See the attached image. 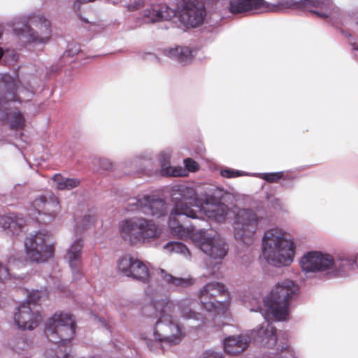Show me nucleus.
I'll return each instance as SVG.
<instances>
[{
	"label": "nucleus",
	"mask_w": 358,
	"mask_h": 358,
	"mask_svg": "<svg viewBox=\"0 0 358 358\" xmlns=\"http://www.w3.org/2000/svg\"><path fill=\"white\" fill-rule=\"evenodd\" d=\"M262 358H296L294 351L287 344H280L274 350L265 352Z\"/></svg>",
	"instance_id": "obj_28"
},
{
	"label": "nucleus",
	"mask_w": 358,
	"mask_h": 358,
	"mask_svg": "<svg viewBox=\"0 0 358 358\" xmlns=\"http://www.w3.org/2000/svg\"><path fill=\"white\" fill-rule=\"evenodd\" d=\"M143 313H144L145 314H146V310H145V308H144V309H143Z\"/></svg>",
	"instance_id": "obj_43"
},
{
	"label": "nucleus",
	"mask_w": 358,
	"mask_h": 358,
	"mask_svg": "<svg viewBox=\"0 0 358 358\" xmlns=\"http://www.w3.org/2000/svg\"><path fill=\"white\" fill-rule=\"evenodd\" d=\"M10 345L15 352L19 354L27 352L30 348V345L22 337L13 339Z\"/></svg>",
	"instance_id": "obj_32"
},
{
	"label": "nucleus",
	"mask_w": 358,
	"mask_h": 358,
	"mask_svg": "<svg viewBox=\"0 0 358 358\" xmlns=\"http://www.w3.org/2000/svg\"><path fill=\"white\" fill-rule=\"evenodd\" d=\"M250 338L263 349L262 357L265 352L274 350L278 341L277 329L272 323L265 321L250 331Z\"/></svg>",
	"instance_id": "obj_16"
},
{
	"label": "nucleus",
	"mask_w": 358,
	"mask_h": 358,
	"mask_svg": "<svg viewBox=\"0 0 358 358\" xmlns=\"http://www.w3.org/2000/svg\"><path fill=\"white\" fill-rule=\"evenodd\" d=\"M172 200L176 201L169 218V227L171 234L180 239H185L189 235V228L185 227L181 222L184 218H199L197 211L187 205V201H192L198 209L203 200V196L199 199L193 187L185 185L174 186L172 189Z\"/></svg>",
	"instance_id": "obj_4"
},
{
	"label": "nucleus",
	"mask_w": 358,
	"mask_h": 358,
	"mask_svg": "<svg viewBox=\"0 0 358 358\" xmlns=\"http://www.w3.org/2000/svg\"><path fill=\"white\" fill-rule=\"evenodd\" d=\"M18 76H12L8 73H0V84L5 89V93L0 94V122L7 121L12 129L21 130L25 126L23 114L11 105L15 102L21 103L23 98L21 94L29 99L32 96V87L30 89L19 85Z\"/></svg>",
	"instance_id": "obj_5"
},
{
	"label": "nucleus",
	"mask_w": 358,
	"mask_h": 358,
	"mask_svg": "<svg viewBox=\"0 0 358 358\" xmlns=\"http://www.w3.org/2000/svg\"><path fill=\"white\" fill-rule=\"evenodd\" d=\"M24 250L31 262L38 263L47 261L54 253L50 235L45 230L29 234L24 240Z\"/></svg>",
	"instance_id": "obj_13"
},
{
	"label": "nucleus",
	"mask_w": 358,
	"mask_h": 358,
	"mask_svg": "<svg viewBox=\"0 0 358 358\" xmlns=\"http://www.w3.org/2000/svg\"><path fill=\"white\" fill-rule=\"evenodd\" d=\"M79 52V48L77 45H74V47L71 50H67L65 54H67L69 56H73Z\"/></svg>",
	"instance_id": "obj_39"
},
{
	"label": "nucleus",
	"mask_w": 358,
	"mask_h": 358,
	"mask_svg": "<svg viewBox=\"0 0 358 358\" xmlns=\"http://www.w3.org/2000/svg\"><path fill=\"white\" fill-rule=\"evenodd\" d=\"M262 254L267 262L275 267L286 266L294 256V243L282 229L273 227L266 230L262 237Z\"/></svg>",
	"instance_id": "obj_6"
},
{
	"label": "nucleus",
	"mask_w": 358,
	"mask_h": 358,
	"mask_svg": "<svg viewBox=\"0 0 358 358\" xmlns=\"http://www.w3.org/2000/svg\"><path fill=\"white\" fill-rule=\"evenodd\" d=\"M52 180L55 183L56 187L59 190H70L78 187L80 184L78 179L65 178L59 173L52 177Z\"/></svg>",
	"instance_id": "obj_29"
},
{
	"label": "nucleus",
	"mask_w": 358,
	"mask_h": 358,
	"mask_svg": "<svg viewBox=\"0 0 358 358\" xmlns=\"http://www.w3.org/2000/svg\"><path fill=\"white\" fill-rule=\"evenodd\" d=\"M146 0H129L127 4V8L129 11L138 10L143 8Z\"/></svg>",
	"instance_id": "obj_35"
},
{
	"label": "nucleus",
	"mask_w": 358,
	"mask_h": 358,
	"mask_svg": "<svg viewBox=\"0 0 358 358\" xmlns=\"http://www.w3.org/2000/svg\"><path fill=\"white\" fill-rule=\"evenodd\" d=\"M7 54L11 57V62H17V55L14 51L8 52Z\"/></svg>",
	"instance_id": "obj_41"
},
{
	"label": "nucleus",
	"mask_w": 358,
	"mask_h": 358,
	"mask_svg": "<svg viewBox=\"0 0 358 358\" xmlns=\"http://www.w3.org/2000/svg\"><path fill=\"white\" fill-rule=\"evenodd\" d=\"M260 219L251 209L239 210L234 216L232 224L234 236L238 241L250 245L259 228Z\"/></svg>",
	"instance_id": "obj_12"
},
{
	"label": "nucleus",
	"mask_w": 358,
	"mask_h": 358,
	"mask_svg": "<svg viewBox=\"0 0 358 358\" xmlns=\"http://www.w3.org/2000/svg\"><path fill=\"white\" fill-rule=\"evenodd\" d=\"M250 338L248 335L230 336L224 340V349L227 354L236 355L245 350Z\"/></svg>",
	"instance_id": "obj_26"
},
{
	"label": "nucleus",
	"mask_w": 358,
	"mask_h": 358,
	"mask_svg": "<svg viewBox=\"0 0 358 358\" xmlns=\"http://www.w3.org/2000/svg\"><path fill=\"white\" fill-rule=\"evenodd\" d=\"M296 178V176H292L289 173V172H284L283 171V177H282L280 179H282L283 181L290 180L292 181Z\"/></svg>",
	"instance_id": "obj_38"
},
{
	"label": "nucleus",
	"mask_w": 358,
	"mask_h": 358,
	"mask_svg": "<svg viewBox=\"0 0 358 358\" xmlns=\"http://www.w3.org/2000/svg\"><path fill=\"white\" fill-rule=\"evenodd\" d=\"M122 238L131 245L151 243L158 239L161 229L153 220L134 217L122 220L119 224Z\"/></svg>",
	"instance_id": "obj_7"
},
{
	"label": "nucleus",
	"mask_w": 358,
	"mask_h": 358,
	"mask_svg": "<svg viewBox=\"0 0 358 358\" xmlns=\"http://www.w3.org/2000/svg\"><path fill=\"white\" fill-rule=\"evenodd\" d=\"M172 151L166 149L159 152L158 159L160 164V174L163 176L182 177L187 176V171L181 166H171L170 159Z\"/></svg>",
	"instance_id": "obj_22"
},
{
	"label": "nucleus",
	"mask_w": 358,
	"mask_h": 358,
	"mask_svg": "<svg viewBox=\"0 0 358 358\" xmlns=\"http://www.w3.org/2000/svg\"><path fill=\"white\" fill-rule=\"evenodd\" d=\"M12 25L22 41L34 45L45 44L50 38V22L41 15L15 18Z\"/></svg>",
	"instance_id": "obj_8"
},
{
	"label": "nucleus",
	"mask_w": 358,
	"mask_h": 358,
	"mask_svg": "<svg viewBox=\"0 0 358 358\" xmlns=\"http://www.w3.org/2000/svg\"><path fill=\"white\" fill-rule=\"evenodd\" d=\"M8 264L9 267L6 266L1 263H0V282H6V280L9 279L12 276L15 278L14 274H13L10 271H13V267L17 266L15 259L14 258H10L8 260Z\"/></svg>",
	"instance_id": "obj_31"
},
{
	"label": "nucleus",
	"mask_w": 358,
	"mask_h": 358,
	"mask_svg": "<svg viewBox=\"0 0 358 358\" xmlns=\"http://www.w3.org/2000/svg\"><path fill=\"white\" fill-rule=\"evenodd\" d=\"M356 268H357V257L355 258L349 255H340L336 259H334L331 269H333L336 275L343 276Z\"/></svg>",
	"instance_id": "obj_27"
},
{
	"label": "nucleus",
	"mask_w": 358,
	"mask_h": 358,
	"mask_svg": "<svg viewBox=\"0 0 358 358\" xmlns=\"http://www.w3.org/2000/svg\"><path fill=\"white\" fill-rule=\"evenodd\" d=\"M45 295L43 291L34 290L28 294L26 301L16 308L13 321L18 329L31 331L39 324L42 320L39 303Z\"/></svg>",
	"instance_id": "obj_9"
},
{
	"label": "nucleus",
	"mask_w": 358,
	"mask_h": 358,
	"mask_svg": "<svg viewBox=\"0 0 358 358\" xmlns=\"http://www.w3.org/2000/svg\"><path fill=\"white\" fill-rule=\"evenodd\" d=\"M94 320L96 321L97 322L100 323L102 327H106L107 329H108V325L104 320L100 318L99 317H98L96 315H94Z\"/></svg>",
	"instance_id": "obj_40"
},
{
	"label": "nucleus",
	"mask_w": 358,
	"mask_h": 358,
	"mask_svg": "<svg viewBox=\"0 0 358 358\" xmlns=\"http://www.w3.org/2000/svg\"><path fill=\"white\" fill-rule=\"evenodd\" d=\"M198 50L189 46L176 45L164 50V54L169 58L185 65L190 63L196 55Z\"/></svg>",
	"instance_id": "obj_23"
},
{
	"label": "nucleus",
	"mask_w": 358,
	"mask_h": 358,
	"mask_svg": "<svg viewBox=\"0 0 358 358\" xmlns=\"http://www.w3.org/2000/svg\"><path fill=\"white\" fill-rule=\"evenodd\" d=\"M184 164L186 167L185 169L187 172V171L194 172L199 169V164L194 160L190 158L184 159Z\"/></svg>",
	"instance_id": "obj_36"
},
{
	"label": "nucleus",
	"mask_w": 358,
	"mask_h": 358,
	"mask_svg": "<svg viewBox=\"0 0 358 358\" xmlns=\"http://www.w3.org/2000/svg\"><path fill=\"white\" fill-rule=\"evenodd\" d=\"M228 8L232 14L262 13L277 10L275 8H271L265 0H230Z\"/></svg>",
	"instance_id": "obj_19"
},
{
	"label": "nucleus",
	"mask_w": 358,
	"mask_h": 358,
	"mask_svg": "<svg viewBox=\"0 0 358 358\" xmlns=\"http://www.w3.org/2000/svg\"><path fill=\"white\" fill-rule=\"evenodd\" d=\"M156 280L159 285V291L162 292V285L160 282L163 281L166 285L176 287L177 289H185L191 287L194 284V280L189 275L178 278L168 273L162 268L155 270Z\"/></svg>",
	"instance_id": "obj_21"
},
{
	"label": "nucleus",
	"mask_w": 358,
	"mask_h": 358,
	"mask_svg": "<svg viewBox=\"0 0 358 358\" xmlns=\"http://www.w3.org/2000/svg\"><path fill=\"white\" fill-rule=\"evenodd\" d=\"M138 158L139 159H143V160H146V161H150L152 159V155L150 152H148V151H145L142 153H141L138 156Z\"/></svg>",
	"instance_id": "obj_37"
},
{
	"label": "nucleus",
	"mask_w": 358,
	"mask_h": 358,
	"mask_svg": "<svg viewBox=\"0 0 358 358\" xmlns=\"http://www.w3.org/2000/svg\"><path fill=\"white\" fill-rule=\"evenodd\" d=\"M188 237L204 254L214 259H222L228 252L225 241L213 230L202 229L193 231V229H189V235L185 238Z\"/></svg>",
	"instance_id": "obj_10"
},
{
	"label": "nucleus",
	"mask_w": 358,
	"mask_h": 358,
	"mask_svg": "<svg viewBox=\"0 0 358 358\" xmlns=\"http://www.w3.org/2000/svg\"><path fill=\"white\" fill-rule=\"evenodd\" d=\"M117 268L127 277L149 283L145 289V299L158 317L152 328L142 335L150 350L159 352L181 343L185 332L183 326L174 318L175 315L203 322L201 314L196 311V301L189 297L173 301L166 293L161 292L155 272L150 274L147 265L141 259L124 255L117 262Z\"/></svg>",
	"instance_id": "obj_1"
},
{
	"label": "nucleus",
	"mask_w": 358,
	"mask_h": 358,
	"mask_svg": "<svg viewBox=\"0 0 358 358\" xmlns=\"http://www.w3.org/2000/svg\"><path fill=\"white\" fill-rule=\"evenodd\" d=\"M164 248L169 252L179 253L187 259H189L191 257L190 252L187 246L178 241L169 242L164 245Z\"/></svg>",
	"instance_id": "obj_30"
},
{
	"label": "nucleus",
	"mask_w": 358,
	"mask_h": 358,
	"mask_svg": "<svg viewBox=\"0 0 358 358\" xmlns=\"http://www.w3.org/2000/svg\"><path fill=\"white\" fill-rule=\"evenodd\" d=\"M224 189L214 187L209 192L203 194V200L199 209L197 214L202 218V215L206 216L208 219L216 222H224L229 213V207L220 200L225 194Z\"/></svg>",
	"instance_id": "obj_14"
},
{
	"label": "nucleus",
	"mask_w": 358,
	"mask_h": 358,
	"mask_svg": "<svg viewBox=\"0 0 358 358\" xmlns=\"http://www.w3.org/2000/svg\"><path fill=\"white\" fill-rule=\"evenodd\" d=\"M32 207L40 217H37L38 222L47 224L52 221L58 214L60 206L57 198L51 194L48 197L40 196L32 202Z\"/></svg>",
	"instance_id": "obj_18"
},
{
	"label": "nucleus",
	"mask_w": 358,
	"mask_h": 358,
	"mask_svg": "<svg viewBox=\"0 0 358 358\" xmlns=\"http://www.w3.org/2000/svg\"><path fill=\"white\" fill-rule=\"evenodd\" d=\"M357 268H358V255H357Z\"/></svg>",
	"instance_id": "obj_45"
},
{
	"label": "nucleus",
	"mask_w": 358,
	"mask_h": 358,
	"mask_svg": "<svg viewBox=\"0 0 358 358\" xmlns=\"http://www.w3.org/2000/svg\"><path fill=\"white\" fill-rule=\"evenodd\" d=\"M83 248V241L81 238H78L71 243L64 257L72 271L75 280H79L82 275L80 264Z\"/></svg>",
	"instance_id": "obj_20"
},
{
	"label": "nucleus",
	"mask_w": 358,
	"mask_h": 358,
	"mask_svg": "<svg viewBox=\"0 0 358 358\" xmlns=\"http://www.w3.org/2000/svg\"><path fill=\"white\" fill-rule=\"evenodd\" d=\"M215 0H182L177 6V10L164 3L152 4L134 17L129 24L130 29H135L144 24L155 23L162 20H169L176 17L185 27H197L205 17V3Z\"/></svg>",
	"instance_id": "obj_2"
},
{
	"label": "nucleus",
	"mask_w": 358,
	"mask_h": 358,
	"mask_svg": "<svg viewBox=\"0 0 358 358\" xmlns=\"http://www.w3.org/2000/svg\"><path fill=\"white\" fill-rule=\"evenodd\" d=\"M25 220L18 215L10 213L0 217V227L8 234L18 235L23 231Z\"/></svg>",
	"instance_id": "obj_25"
},
{
	"label": "nucleus",
	"mask_w": 358,
	"mask_h": 358,
	"mask_svg": "<svg viewBox=\"0 0 358 358\" xmlns=\"http://www.w3.org/2000/svg\"><path fill=\"white\" fill-rule=\"evenodd\" d=\"M198 296L203 308L215 315L224 314L229 304V294L224 285L218 282L206 284Z\"/></svg>",
	"instance_id": "obj_11"
},
{
	"label": "nucleus",
	"mask_w": 358,
	"mask_h": 358,
	"mask_svg": "<svg viewBox=\"0 0 358 358\" xmlns=\"http://www.w3.org/2000/svg\"><path fill=\"white\" fill-rule=\"evenodd\" d=\"M333 263L334 257L331 255L319 251L308 252L300 260L301 269L306 274L329 270Z\"/></svg>",
	"instance_id": "obj_17"
},
{
	"label": "nucleus",
	"mask_w": 358,
	"mask_h": 358,
	"mask_svg": "<svg viewBox=\"0 0 358 358\" xmlns=\"http://www.w3.org/2000/svg\"><path fill=\"white\" fill-rule=\"evenodd\" d=\"M299 293V287L294 281L285 279L278 282L270 294L262 301L256 297L248 301V308L251 312H259L266 320L273 319L276 321L286 320L289 314L291 301L296 299Z\"/></svg>",
	"instance_id": "obj_3"
},
{
	"label": "nucleus",
	"mask_w": 358,
	"mask_h": 358,
	"mask_svg": "<svg viewBox=\"0 0 358 358\" xmlns=\"http://www.w3.org/2000/svg\"><path fill=\"white\" fill-rule=\"evenodd\" d=\"M354 49H355V50L358 51V44H356V45H355Z\"/></svg>",
	"instance_id": "obj_42"
},
{
	"label": "nucleus",
	"mask_w": 358,
	"mask_h": 358,
	"mask_svg": "<svg viewBox=\"0 0 358 358\" xmlns=\"http://www.w3.org/2000/svg\"><path fill=\"white\" fill-rule=\"evenodd\" d=\"M197 358H224V357L221 352L208 349L203 351Z\"/></svg>",
	"instance_id": "obj_34"
},
{
	"label": "nucleus",
	"mask_w": 358,
	"mask_h": 358,
	"mask_svg": "<svg viewBox=\"0 0 358 358\" xmlns=\"http://www.w3.org/2000/svg\"><path fill=\"white\" fill-rule=\"evenodd\" d=\"M220 175L226 178H234L243 176H252L266 180L268 182H277L283 177V171L273 173H249L247 172L225 168L220 171Z\"/></svg>",
	"instance_id": "obj_24"
},
{
	"label": "nucleus",
	"mask_w": 358,
	"mask_h": 358,
	"mask_svg": "<svg viewBox=\"0 0 358 358\" xmlns=\"http://www.w3.org/2000/svg\"><path fill=\"white\" fill-rule=\"evenodd\" d=\"M76 225L78 228H87L90 226L94 224V218L91 215H85L82 218H76Z\"/></svg>",
	"instance_id": "obj_33"
},
{
	"label": "nucleus",
	"mask_w": 358,
	"mask_h": 358,
	"mask_svg": "<svg viewBox=\"0 0 358 358\" xmlns=\"http://www.w3.org/2000/svg\"><path fill=\"white\" fill-rule=\"evenodd\" d=\"M275 201H276V203H278L279 200L278 199H275Z\"/></svg>",
	"instance_id": "obj_44"
},
{
	"label": "nucleus",
	"mask_w": 358,
	"mask_h": 358,
	"mask_svg": "<svg viewBox=\"0 0 358 358\" xmlns=\"http://www.w3.org/2000/svg\"><path fill=\"white\" fill-rule=\"evenodd\" d=\"M129 211H138L145 215L160 218L166 215L168 206L165 201L155 195H144L129 200Z\"/></svg>",
	"instance_id": "obj_15"
}]
</instances>
